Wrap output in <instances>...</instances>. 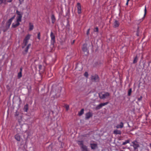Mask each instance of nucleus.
Instances as JSON below:
<instances>
[{
  "instance_id": "1",
  "label": "nucleus",
  "mask_w": 151,
  "mask_h": 151,
  "mask_svg": "<svg viewBox=\"0 0 151 151\" xmlns=\"http://www.w3.org/2000/svg\"><path fill=\"white\" fill-rule=\"evenodd\" d=\"M16 15L15 14L12 17L9 19L6 22L5 27L2 30L4 32H6L9 28L10 26L12 23V20L15 18Z\"/></svg>"
},
{
  "instance_id": "2",
  "label": "nucleus",
  "mask_w": 151,
  "mask_h": 151,
  "mask_svg": "<svg viewBox=\"0 0 151 151\" xmlns=\"http://www.w3.org/2000/svg\"><path fill=\"white\" fill-rule=\"evenodd\" d=\"M61 90V88L60 89H57L54 92L53 90H52L51 91V94L53 96L55 97H59L60 95V92Z\"/></svg>"
},
{
  "instance_id": "3",
  "label": "nucleus",
  "mask_w": 151,
  "mask_h": 151,
  "mask_svg": "<svg viewBox=\"0 0 151 151\" xmlns=\"http://www.w3.org/2000/svg\"><path fill=\"white\" fill-rule=\"evenodd\" d=\"M16 14L18 15V16L17 17V22H21L23 13L20 12H19L18 10L16 11Z\"/></svg>"
},
{
  "instance_id": "4",
  "label": "nucleus",
  "mask_w": 151,
  "mask_h": 151,
  "mask_svg": "<svg viewBox=\"0 0 151 151\" xmlns=\"http://www.w3.org/2000/svg\"><path fill=\"white\" fill-rule=\"evenodd\" d=\"M91 79L92 81L94 82H99L100 80L99 77L96 74L91 76Z\"/></svg>"
},
{
  "instance_id": "5",
  "label": "nucleus",
  "mask_w": 151,
  "mask_h": 151,
  "mask_svg": "<svg viewBox=\"0 0 151 151\" xmlns=\"http://www.w3.org/2000/svg\"><path fill=\"white\" fill-rule=\"evenodd\" d=\"M99 97L101 99H104L106 98V97L109 96V93L108 92H106L104 94H102V93H99Z\"/></svg>"
},
{
  "instance_id": "6",
  "label": "nucleus",
  "mask_w": 151,
  "mask_h": 151,
  "mask_svg": "<svg viewBox=\"0 0 151 151\" xmlns=\"http://www.w3.org/2000/svg\"><path fill=\"white\" fill-rule=\"evenodd\" d=\"M31 35L29 34H28L25 37L24 40L23 41V45H24L25 46H26L27 43H28V41L30 38Z\"/></svg>"
},
{
  "instance_id": "7",
  "label": "nucleus",
  "mask_w": 151,
  "mask_h": 151,
  "mask_svg": "<svg viewBox=\"0 0 151 151\" xmlns=\"http://www.w3.org/2000/svg\"><path fill=\"white\" fill-rule=\"evenodd\" d=\"M109 103L108 102L104 103H102L97 105L95 108L96 110H98L100 109L102 107L104 106L107 105Z\"/></svg>"
},
{
  "instance_id": "8",
  "label": "nucleus",
  "mask_w": 151,
  "mask_h": 151,
  "mask_svg": "<svg viewBox=\"0 0 151 151\" xmlns=\"http://www.w3.org/2000/svg\"><path fill=\"white\" fill-rule=\"evenodd\" d=\"M50 37L51 39V43L53 45L55 42V36L52 32H51Z\"/></svg>"
},
{
  "instance_id": "9",
  "label": "nucleus",
  "mask_w": 151,
  "mask_h": 151,
  "mask_svg": "<svg viewBox=\"0 0 151 151\" xmlns=\"http://www.w3.org/2000/svg\"><path fill=\"white\" fill-rule=\"evenodd\" d=\"M82 49L83 51L84 52H88V51L87 48V45L86 44H84L83 45Z\"/></svg>"
},
{
  "instance_id": "10",
  "label": "nucleus",
  "mask_w": 151,
  "mask_h": 151,
  "mask_svg": "<svg viewBox=\"0 0 151 151\" xmlns=\"http://www.w3.org/2000/svg\"><path fill=\"white\" fill-rule=\"evenodd\" d=\"M93 113L92 112H89L85 114V119H88L93 116Z\"/></svg>"
},
{
  "instance_id": "11",
  "label": "nucleus",
  "mask_w": 151,
  "mask_h": 151,
  "mask_svg": "<svg viewBox=\"0 0 151 151\" xmlns=\"http://www.w3.org/2000/svg\"><path fill=\"white\" fill-rule=\"evenodd\" d=\"M31 45V44H29L28 45L26 48H25L24 51L22 52V54L23 55H25L27 53L28 50L29 48Z\"/></svg>"
},
{
  "instance_id": "12",
  "label": "nucleus",
  "mask_w": 151,
  "mask_h": 151,
  "mask_svg": "<svg viewBox=\"0 0 151 151\" xmlns=\"http://www.w3.org/2000/svg\"><path fill=\"white\" fill-rule=\"evenodd\" d=\"M77 8L78 10V13L79 14L81 13V6L80 4L78 3L77 4Z\"/></svg>"
},
{
  "instance_id": "13",
  "label": "nucleus",
  "mask_w": 151,
  "mask_h": 151,
  "mask_svg": "<svg viewBox=\"0 0 151 151\" xmlns=\"http://www.w3.org/2000/svg\"><path fill=\"white\" fill-rule=\"evenodd\" d=\"M90 146L91 149L92 150H95L97 148V145L95 143H91Z\"/></svg>"
},
{
  "instance_id": "14",
  "label": "nucleus",
  "mask_w": 151,
  "mask_h": 151,
  "mask_svg": "<svg viewBox=\"0 0 151 151\" xmlns=\"http://www.w3.org/2000/svg\"><path fill=\"white\" fill-rule=\"evenodd\" d=\"M15 139L18 141H20L21 140V136L18 134H17L15 135Z\"/></svg>"
},
{
  "instance_id": "15",
  "label": "nucleus",
  "mask_w": 151,
  "mask_h": 151,
  "mask_svg": "<svg viewBox=\"0 0 151 151\" xmlns=\"http://www.w3.org/2000/svg\"><path fill=\"white\" fill-rule=\"evenodd\" d=\"M20 24V23L19 22H17V23L16 24H15L14 23H12V27L13 28H15L19 26Z\"/></svg>"
},
{
  "instance_id": "16",
  "label": "nucleus",
  "mask_w": 151,
  "mask_h": 151,
  "mask_svg": "<svg viewBox=\"0 0 151 151\" xmlns=\"http://www.w3.org/2000/svg\"><path fill=\"white\" fill-rule=\"evenodd\" d=\"M81 149L82 151H89L88 150L87 147L85 145L82 146Z\"/></svg>"
},
{
  "instance_id": "17",
  "label": "nucleus",
  "mask_w": 151,
  "mask_h": 151,
  "mask_svg": "<svg viewBox=\"0 0 151 151\" xmlns=\"http://www.w3.org/2000/svg\"><path fill=\"white\" fill-rule=\"evenodd\" d=\"M113 133L116 134H121V132L120 130H119L118 129H116L114 130Z\"/></svg>"
},
{
  "instance_id": "18",
  "label": "nucleus",
  "mask_w": 151,
  "mask_h": 151,
  "mask_svg": "<svg viewBox=\"0 0 151 151\" xmlns=\"http://www.w3.org/2000/svg\"><path fill=\"white\" fill-rule=\"evenodd\" d=\"M119 22L117 20H115L114 22V27H119Z\"/></svg>"
},
{
  "instance_id": "19",
  "label": "nucleus",
  "mask_w": 151,
  "mask_h": 151,
  "mask_svg": "<svg viewBox=\"0 0 151 151\" xmlns=\"http://www.w3.org/2000/svg\"><path fill=\"white\" fill-rule=\"evenodd\" d=\"M123 127V123L122 122H121L119 124H118L116 126V127L117 128H122Z\"/></svg>"
},
{
  "instance_id": "20",
  "label": "nucleus",
  "mask_w": 151,
  "mask_h": 151,
  "mask_svg": "<svg viewBox=\"0 0 151 151\" xmlns=\"http://www.w3.org/2000/svg\"><path fill=\"white\" fill-rule=\"evenodd\" d=\"M28 109V105L27 104L24 106L23 110L24 111L27 112Z\"/></svg>"
},
{
  "instance_id": "21",
  "label": "nucleus",
  "mask_w": 151,
  "mask_h": 151,
  "mask_svg": "<svg viewBox=\"0 0 151 151\" xmlns=\"http://www.w3.org/2000/svg\"><path fill=\"white\" fill-rule=\"evenodd\" d=\"M51 19L52 20V23L53 24L55 21V19L53 14H52L51 17Z\"/></svg>"
},
{
  "instance_id": "22",
  "label": "nucleus",
  "mask_w": 151,
  "mask_h": 151,
  "mask_svg": "<svg viewBox=\"0 0 151 151\" xmlns=\"http://www.w3.org/2000/svg\"><path fill=\"white\" fill-rule=\"evenodd\" d=\"M77 142L78 144L81 147V148L82 146H84V145H83V142L82 141H78Z\"/></svg>"
},
{
  "instance_id": "23",
  "label": "nucleus",
  "mask_w": 151,
  "mask_h": 151,
  "mask_svg": "<svg viewBox=\"0 0 151 151\" xmlns=\"http://www.w3.org/2000/svg\"><path fill=\"white\" fill-rule=\"evenodd\" d=\"M132 143L133 144V147L135 149H137L139 147V145L135 143L134 142H132Z\"/></svg>"
},
{
  "instance_id": "24",
  "label": "nucleus",
  "mask_w": 151,
  "mask_h": 151,
  "mask_svg": "<svg viewBox=\"0 0 151 151\" xmlns=\"http://www.w3.org/2000/svg\"><path fill=\"white\" fill-rule=\"evenodd\" d=\"M84 109H82L79 112L78 115L79 116L82 115L84 113Z\"/></svg>"
},
{
  "instance_id": "25",
  "label": "nucleus",
  "mask_w": 151,
  "mask_h": 151,
  "mask_svg": "<svg viewBox=\"0 0 151 151\" xmlns=\"http://www.w3.org/2000/svg\"><path fill=\"white\" fill-rule=\"evenodd\" d=\"M3 3L4 4H6V0H0V5Z\"/></svg>"
},
{
  "instance_id": "26",
  "label": "nucleus",
  "mask_w": 151,
  "mask_h": 151,
  "mask_svg": "<svg viewBox=\"0 0 151 151\" xmlns=\"http://www.w3.org/2000/svg\"><path fill=\"white\" fill-rule=\"evenodd\" d=\"M29 30L31 31L32 30L34 27V26L33 24H32L31 23H29Z\"/></svg>"
},
{
  "instance_id": "27",
  "label": "nucleus",
  "mask_w": 151,
  "mask_h": 151,
  "mask_svg": "<svg viewBox=\"0 0 151 151\" xmlns=\"http://www.w3.org/2000/svg\"><path fill=\"white\" fill-rule=\"evenodd\" d=\"M22 76V72H19L18 74L17 77L18 79L20 78Z\"/></svg>"
},
{
  "instance_id": "28",
  "label": "nucleus",
  "mask_w": 151,
  "mask_h": 151,
  "mask_svg": "<svg viewBox=\"0 0 151 151\" xmlns=\"http://www.w3.org/2000/svg\"><path fill=\"white\" fill-rule=\"evenodd\" d=\"M138 60V58L137 56H136L134 59L133 61V63H137Z\"/></svg>"
},
{
  "instance_id": "29",
  "label": "nucleus",
  "mask_w": 151,
  "mask_h": 151,
  "mask_svg": "<svg viewBox=\"0 0 151 151\" xmlns=\"http://www.w3.org/2000/svg\"><path fill=\"white\" fill-rule=\"evenodd\" d=\"M132 92V88H130L129 89V90L128 91V96H130L131 95Z\"/></svg>"
},
{
  "instance_id": "30",
  "label": "nucleus",
  "mask_w": 151,
  "mask_h": 151,
  "mask_svg": "<svg viewBox=\"0 0 151 151\" xmlns=\"http://www.w3.org/2000/svg\"><path fill=\"white\" fill-rule=\"evenodd\" d=\"M130 142V140L129 139L126 140L125 142H123L122 144V145H125L128 143H129Z\"/></svg>"
},
{
  "instance_id": "31",
  "label": "nucleus",
  "mask_w": 151,
  "mask_h": 151,
  "mask_svg": "<svg viewBox=\"0 0 151 151\" xmlns=\"http://www.w3.org/2000/svg\"><path fill=\"white\" fill-rule=\"evenodd\" d=\"M42 65H39V71H42ZM44 71V70L42 71Z\"/></svg>"
},
{
  "instance_id": "32",
  "label": "nucleus",
  "mask_w": 151,
  "mask_h": 151,
  "mask_svg": "<svg viewBox=\"0 0 151 151\" xmlns=\"http://www.w3.org/2000/svg\"><path fill=\"white\" fill-rule=\"evenodd\" d=\"M94 32H98L99 31V29L98 27H96L94 29Z\"/></svg>"
},
{
  "instance_id": "33",
  "label": "nucleus",
  "mask_w": 151,
  "mask_h": 151,
  "mask_svg": "<svg viewBox=\"0 0 151 151\" xmlns=\"http://www.w3.org/2000/svg\"><path fill=\"white\" fill-rule=\"evenodd\" d=\"M84 76H85L86 77H87V78L88 77V73L87 72H86L84 73Z\"/></svg>"
},
{
  "instance_id": "34",
  "label": "nucleus",
  "mask_w": 151,
  "mask_h": 151,
  "mask_svg": "<svg viewBox=\"0 0 151 151\" xmlns=\"http://www.w3.org/2000/svg\"><path fill=\"white\" fill-rule=\"evenodd\" d=\"M144 11H145V14H144V17H143V18H144L145 16V15H146V14L147 9H146V6H145V9Z\"/></svg>"
},
{
  "instance_id": "35",
  "label": "nucleus",
  "mask_w": 151,
  "mask_h": 151,
  "mask_svg": "<svg viewBox=\"0 0 151 151\" xmlns=\"http://www.w3.org/2000/svg\"><path fill=\"white\" fill-rule=\"evenodd\" d=\"M40 33L39 32L38 33V34H37V38L40 40Z\"/></svg>"
},
{
  "instance_id": "36",
  "label": "nucleus",
  "mask_w": 151,
  "mask_h": 151,
  "mask_svg": "<svg viewBox=\"0 0 151 151\" xmlns=\"http://www.w3.org/2000/svg\"><path fill=\"white\" fill-rule=\"evenodd\" d=\"M19 115V112L17 111L15 113V116H17Z\"/></svg>"
},
{
  "instance_id": "37",
  "label": "nucleus",
  "mask_w": 151,
  "mask_h": 151,
  "mask_svg": "<svg viewBox=\"0 0 151 151\" xmlns=\"http://www.w3.org/2000/svg\"><path fill=\"white\" fill-rule=\"evenodd\" d=\"M90 30V29H88L87 30V32H86V34L87 35H88L89 34V31Z\"/></svg>"
},
{
  "instance_id": "38",
  "label": "nucleus",
  "mask_w": 151,
  "mask_h": 151,
  "mask_svg": "<svg viewBox=\"0 0 151 151\" xmlns=\"http://www.w3.org/2000/svg\"><path fill=\"white\" fill-rule=\"evenodd\" d=\"M142 96H141L140 98H138V101H141L142 99Z\"/></svg>"
},
{
  "instance_id": "39",
  "label": "nucleus",
  "mask_w": 151,
  "mask_h": 151,
  "mask_svg": "<svg viewBox=\"0 0 151 151\" xmlns=\"http://www.w3.org/2000/svg\"><path fill=\"white\" fill-rule=\"evenodd\" d=\"M65 108H66L67 110H68L69 109V106L68 105H67L65 106Z\"/></svg>"
},
{
  "instance_id": "40",
  "label": "nucleus",
  "mask_w": 151,
  "mask_h": 151,
  "mask_svg": "<svg viewBox=\"0 0 151 151\" xmlns=\"http://www.w3.org/2000/svg\"><path fill=\"white\" fill-rule=\"evenodd\" d=\"M139 27H138L137 31V32L139 33Z\"/></svg>"
},
{
  "instance_id": "41",
  "label": "nucleus",
  "mask_w": 151,
  "mask_h": 151,
  "mask_svg": "<svg viewBox=\"0 0 151 151\" xmlns=\"http://www.w3.org/2000/svg\"><path fill=\"white\" fill-rule=\"evenodd\" d=\"M13 0H7V2H11Z\"/></svg>"
},
{
  "instance_id": "42",
  "label": "nucleus",
  "mask_w": 151,
  "mask_h": 151,
  "mask_svg": "<svg viewBox=\"0 0 151 151\" xmlns=\"http://www.w3.org/2000/svg\"><path fill=\"white\" fill-rule=\"evenodd\" d=\"M24 0H19L20 4H21L22 2L24 1Z\"/></svg>"
},
{
  "instance_id": "43",
  "label": "nucleus",
  "mask_w": 151,
  "mask_h": 151,
  "mask_svg": "<svg viewBox=\"0 0 151 151\" xmlns=\"http://www.w3.org/2000/svg\"><path fill=\"white\" fill-rule=\"evenodd\" d=\"M20 72H22V67H21L20 68Z\"/></svg>"
},
{
  "instance_id": "44",
  "label": "nucleus",
  "mask_w": 151,
  "mask_h": 151,
  "mask_svg": "<svg viewBox=\"0 0 151 151\" xmlns=\"http://www.w3.org/2000/svg\"><path fill=\"white\" fill-rule=\"evenodd\" d=\"M151 63V61H149L148 62V67H149L150 65V64Z\"/></svg>"
},
{
  "instance_id": "45",
  "label": "nucleus",
  "mask_w": 151,
  "mask_h": 151,
  "mask_svg": "<svg viewBox=\"0 0 151 151\" xmlns=\"http://www.w3.org/2000/svg\"><path fill=\"white\" fill-rule=\"evenodd\" d=\"M129 0H127V2L126 3V5H128V2H129Z\"/></svg>"
},
{
  "instance_id": "46",
  "label": "nucleus",
  "mask_w": 151,
  "mask_h": 151,
  "mask_svg": "<svg viewBox=\"0 0 151 151\" xmlns=\"http://www.w3.org/2000/svg\"><path fill=\"white\" fill-rule=\"evenodd\" d=\"M129 0H127V2L126 3V5H128V2H129Z\"/></svg>"
},
{
  "instance_id": "47",
  "label": "nucleus",
  "mask_w": 151,
  "mask_h": 151,
  "mask_svg": "<svg viewBox=\"0 0 151 151\" xmlns=\"http://www.w3.org/2000/svg\"><path fill=\"white\" fill-rule=\"evenodd\" d=\"M136 35H137V36H139V33L137 32Z\"/></svg>"
},
{
  "instance_id": "48",
  "label": "nucleus",
  "mask_w": 151,
  "mask_h": 151,
  "mask_svg": "<svg viewBox=\"0 0 151 151\" xmlns=\"http://www.w3.org/2000/svg\"><path fill=\"white\" fill-rule=\"evenodd\" d=\"M75 40H73V42H72V43H71V44H72V45L74 44V42H75Z\"/></svg>"
},
{
  "instance_id": "49",
  "label": "nucleus",
  "mask_w": 151,
  "mask_h": 151,
  "mask_svg": "<svg viewBox=\"0 0 151 151\" xmlns=\"http://www.w3.org/2000/svg\"><path fill=\"white\" fill-rule=\"evenodd\" d=\"M25 46H25V45H23L22 46V48H24L25 47Z\"/></svg>"
},
{
  "instance_id": "50",
  "label": "nucleus",
  "mask_w": 151,
  "mask_h": 151,
  "mask_svg": "<svg viewBox=\"0 0 151 151\" xmlns=\"http://www.w3.org/2000/svg\"><path fill=\"white\" fill-rule=\"evenodd\" d=\"M69 26V21H68V24H67V26Z\"/></svg>"
},
{
  "instance_id": "51",
  "label": "nucleus",
  "mask_w": 151,
  "mask_h": 151,
  "mask_svg": "<svg viewBox=\"0 0 151 151\" xmlns=\"http://www.w3.org/2000/svg\"><path fill=\"white\" fill-rule=\"evenodd\" d=\"M48 147H49V148H50H50H52V147H51V146L50 145Z\"/></svg>"
},
{
  "instance_id": "52",
  "label": "nucleus",
  "mask_w": 151,
  "mask_h": 151,
  "mask_svg": "<svg viewBox=\"0 0 151 151\" xmlns=\"http://www.w3.org/2000/svg\"><path fill=\"white\" fill-rule=\"evenodd\" d=\"M145 65V63L143 64V67H144Z\"/></svg>"
},
{
  "instance_id": "53",
  "label": "nucleus",
  "mask_w": 151,
  "mask_h": 151,
  "mask_svg": "<svg viewBox=\"0 0 151 151\" xmlns=\"http://www.w3.org/2000/svg\"><path fill=\"white\" fill-rule=\"evenodd\" d=\"M2 24H4V21L2 22Z\"/></svg>"
},
{
  "instance_id": "54",
  "label": "nucleus",
  "mask_w": 151,
  "mask_h": 151,
  "mask_svg": "<svg viewBox=\"0 0 151 151\" xmlns=\"http://www.w3.org/2000/svg\"><path fill=\"white\" fill-rule=\"evenodd\" d=\"M91 45H92V47H93V45L92 44V42H91Z\"/></svg>"
},
{
  "instance_id": "55",
  "label": "nucleus",
  "mask_w": 151,
  "mask_h": 151,
  "mask_svg": "<svg viewBox=\"0 0 151 151\" xmlns=\"http://www.w3.org/2000/svg\"><path fill=\"white\" fill-rule=\"evenodd\" d=\"M150 147L151 148V144H150Z\"/></svg>"
},
{
  "instance_id": "56",
  "label": "nucleus",
  "mask_w": 151,
  "mask_h": 151,
  "mask_svg": "<svg viewBox=\"0 0 151 151\" xmlns=\"http://www.w3.org/2000/svg\"><path fill=\"white\" fill-rule=\"evenodd\" d=\"M120 151H124V150H121Z\"/></svg>"
},
{
  "instance_id": "57",
  "label": "nucleus",
  "mask_w": 151,
  "mask_h": 151,
  "mask_svg": "<svg viewBox=\"0 0 151 151\" xmlns=\"http://www.w3.org/2000/svg\"><path fill=\"white\" fill-rule=\"evenodd\" d=\"M143 58V57L142 56V58H141L142 59Z\"/></svg>"
},
{
  "instance_id": "58",
  "label": "nucleus",
  "mask_w": 151,
  "mask_h": 151,
  "mask_svg": "<svg viewBox=\"0 0 151 151\" xmlns=\"http://www.w3.org/2000/svg\"><path fill=\"white\" fill-rule=\"evenodd\" d=\"M26 141L27 140V138L26 139Z\"/></svg>"
},
{
  "instance_id": "59",
  "label": "nucleus",
  "mask_w": 151,
  "mask_h": 151,
  "mask_svg": "<svg viewBox=\"0 0 151 151\" xmlns=\"http://www.w3.org/2000/svg\"><path fill=\"white\" fill-rule=\"evenodd\" d=\"M123 149H125V148H124V147H123Z\"/></svg>"
}]
</instances>
